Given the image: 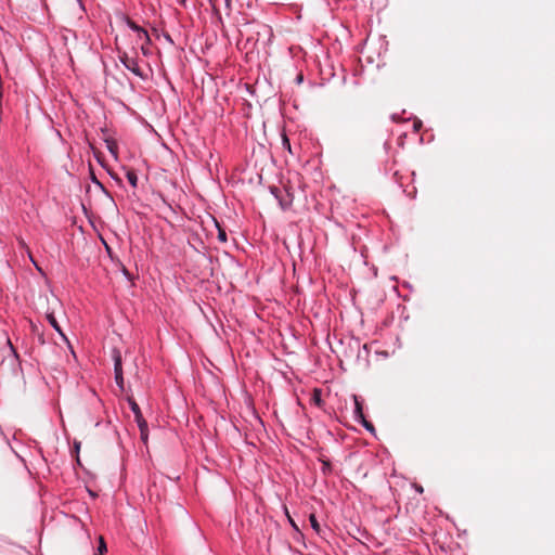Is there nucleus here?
<instances>
[{
  "label": "nucleus",
  "instance_id": "nucleus-2",
  "mask_svg": "<svg viewBox=\"0 0 555 555\" xmlns=\"http://www.w3.org/2000/svg\"><path fill=\"white\" fill-rule=\"evenodd\" d=\"M269 190L283 210H286L292 206L293 195L288 191L282 190L278 186H270Z\"/></svg>",
  "mask_w": 555,
  "mask_h": 555
},
{
  "label": "nucleus",
  "instance_id": "nucleus-18",
  "mask_svg": "<svg viewBox=\"0 0 555 555\" xmlns=\"http://www.w3.org/2000/svg\"><path fill=\"white\" fill-rule=\"evenodd\" d=\"M393 178H395L396 182L399 183L400 186H402L401 182L399 181V173H398V171H396L393 173Z\"/></svg>",
  "mask_w": 555,
  "mask_h": 555
},
{
  "label": "nucleus",
  "instance_id": "nucleus-4",
  "mask_svg": "<svg viewBox=\"0 0 555 555\" xmlns=\"http://www.w3.org/2000/svg\"><path fill=\"white\" fill-rule=\"evenodd\" d=\"M113 360H114L115 382L119 386V388H122V386H124L122 363H121V354H120L119 350H117V349L113 350Z\"/></svg>",
  "mask_w": 555,
  "mask_h": 555
},
{
  "label": "nucleus",
  "instance_id": "nucleus-22",
  "mask_svg": "<svg viewBox=\"0 0 555 555\" xmlns=\"http://www.w3.org/2000/svg\"><path fill=\"white\" fill-rule=\"evenodd\" d=\"M416 490H417L418 492H423V488H422L421 486L416 487Z\"/></svg>",
  "mask_w": 555,
  "mask_h": 555
},
{
  "label": "nucleus",
  "instance_id": "nucleus-7",
  "mask_svg": "<svg viewBox=\"0 0 555 555\" xmlns=\"http://www.w3.org/2000/svg\"><path fill=\"white\" fill-rule=\"evenodd\" d=\"M128 402H129L132 413L134 414L135 422H137L138 426H140L142 424V421H145L141 413L140 406L133 399H129Z\"/></svg>",
  "mask_w": 555,
  "mask_h": 555
},
{
  "label": "nucleus",
  "instance_id": "nucleus-24",
  "mask_svg": "<svg viewBox=\"0 0 555 555\" xmlns=\"http://www.w3.org/2000/svg\"><path fill=\"white\" fill-rule=\"evenodd\" d=\"M289 521H291V524H292V526H293L294 528H297V527H296V525H295V522H294L292 519H289Z\"/></svg>",
  "mask_w": 555,
  "mask_h": 555
},
{
  "label": "nucleus",
  "instance_id": "nucleus-11",
  "mask_svg": "<svg viewBox=\"0 0 555 555\" xmlns=\"http://www.w3.org/2000/svg\"><path fill=\"white\" fill-rule=\"evenodd\" d=\"M312 400L319 406L323 403V401L321 399V390L320 389H314L313 390Z\"/></svg>",
  "mask_w": 555,
  "mask_h": 555
},
{
  "label": "nucleus",
  "instance_id": "nucleus-1",
  "mask_svg": "<svg viewBox=\"0 0 555 555\" xmlns=\"http://www.w3.org/2000/svg\"><path fill=\"white\" fill-rule=\"evenodd\" d=\"M352 399H353V402H354L353 420L357 423L361 424L367 431L374 434L375 433V427H374V425L371 422H369L365 418L364 413H363L362 401L360 400V398L357 395H352Z\"/></svg>",
  "mask_w": 555,
  "mask_h": 555
},
{
  "label": "nucleus",
  "instance_id": "nucleus-6",
  "mask_svg": "<svg viewBox=\"0 0 555 555\" xmlns=\"http://www.w3.org/2000/svg\"><path fill=\"white\" fill-rule=\"evenodd\" d=\"M47 320H48L49 324L55 330V332H57L60 334L62 339L68 345L70 352L75 356V351H74L67 336L63 333L56 318L54 317V313H47Z\"/></svg>",
  "mask_w": 555,
  "mask_h": 555
},
{
  "label": "nucleus",
  "instance_id": "nucleus-16",
  "mask_svg": "<svg viewBox=\"0 0 555 555\" xmlns=\"http://www.w3.org/2000/svg\"><path fill=\"white\" fill-rule=\"evenodd\" d=\"M330 469H331V465H330V463H328V462H323L322 472H323L324 474H326V473H327V470H330Z\"/></svg>",
  "mask_w": 555,
  "mask_h": 555
},
{
  "label": "nucleus",
  "instance_id": "nucleus-9",
  "mask_svg": "<svg viewBox=\"0 0 555 555\" xmlns=\"http://www.w3.org/2000/svg\"><path fill=\"white\" fill-rule=\"evenodd\" d=\"M309 521H310V525H311V528L317 532V533H320L321 532V527H320V524L315 517L314 514H311L309 516Z\"/></svg>",
  "mask_w": 555,
  "mask_h": 555
},
{
  "label": "nucleus",
  "instance_id": "nucleus-14",
  "mask_svg": "<svg viewBox=\"0 0 555 555\" xmlns=\"http://www.w3.org/2000/svg\"><path fill=\"white\" fill-rule=\"evenodd\" d=\"M108 151L114 155L117 156L116 146L114 142H106Z\"/></svg>",
  "mask_w": 555,
  "mask_h": 555
},
{
  "label": "nucleus",
  "instance_id": "nucleus-3",
  "mask_svg": "<svg viewBox=\"0 0 555 555\" xmlns=\"http://www.w3.org/2000/svg\"><path fill=\"white\" fill-rule=\"evenodd\" d=\"M119 61L128 70H130L135 76L140 78L144 77L137 59L129 57L127 53H122L119 55Z\"/></svg>",
  "mask_w": 555,
  "mask_h": 555
},
{
  "label": "nucleus",
  "instance_id": "nucleus-10",
  "mask_svg": "<svg viewBox=\"0 0 555 555\" xmlns=\"http://www.w3.org/2000/svg\"><path fill=\"white\" fill-rule=\"evenodd\" d=\"M138 427L140 429L141 439L143 440V442H146V440H147V423H146V421H142V424Z\"/></svg>",
  "mask_w": 555,
  "mask_h": 555
},
{
  "label": "nucleus",
  "instance_id": "nucleus-23",
  "mask_svg": "<svg viewBox=\"0 0 555 555\" xmlns=\"http://www.w3.org/2000/svg\"><path fill=\"white\" fill-rule=\"evenodd\" d=\"M297 81L301 82L302 81V76H298Z\"/></svg>",
  "mask_w": 555,
  "mask_h": 555
},
{
  "label": "nucleus",
  "instance_id": "nucleus-15",
  "mask_svg": "<svg viewBox=\"0 0 555 555\" xmlns=\"http://www.w3.org/2000/svg\"><path fill=\"white\" fill-rule=\"evenodd\" d=\"M218 238L220 242H227V233L221 229H219Z\"/></svg>",
  "mask_w": 555,
  "mask_h": 555
},
{
  "label": "nucleus",
  "instance_id": "nucleus-8",
  "mask_svg": "<svg viewBox=\"0 0 555 555\" xmlns=\"http://www.w3.org/2000/svg\"><path fill=\"white\" fill-rule=\"evenodd\" d=\"M126 178L132 188L135 189L138 186V175L135 173V171L128 170L126 173Z\"/></svg>",
  "mask_w": 555,
  "mask_h": 555
},
{
  "label": "nucleus",
  "instance_id": "nucleus-21",
  "mask_svg": "<svg viewBox=\"0 0 555 555\" xmlns=\"http://www.w3.org/2000/svg\"><path fill=\"white\" fill-rule=\"evenodd\" d=\"M74 446H75L76 451L78 452V451H79V449H80V442H77V441H76V442L74 443Z\"/></svg>",
  "mask_w": 555,
  "mask_h": 555
},
{
  "label": "nucleus",
  "instance_id": "nucleus-19",
  "mask_svg": "<svg viewBox=\"0 0 555 555\" xmlns=\"http://www.w3.org/2000/svg\"><path fill=\"white\" fill-rule=\"evenodd\" d=\"M177 2L181 5V7H186V0H177Z\"/></svg>",
  "mask_w": 555,
  "mask_h": 555
},
{
  "label": "nucleus",
  "instance_id": "nucleus-20",
  "mask_svg": "<svg viewBox=\"0 0 555 555\" xmlns=\"http://www.w3.org/2000/svg\"><path fill=\"white\" fill-rule=\"evenodd\" d=\"M29 258L33 261V263L35 264L36 269L41 271L40 267L35 262V260L33 259L31 255H29Z\"/></svg>",
  "mask_w": 555,
  "mask_h": 555
},
{
  "label": "nucleus",
  "instance_id": "nucleus-17",
  "mask_svg": "<svg viewBox=\"0 0 555 555\" xmlns=\"http://www.w3.org/2000/svg\"><path fill=\"white\" fill-rule=\"evenodd\" d=\"M8 345H9V347H10L11 351L13 352L14 357H15V358H17V357H18V356H17V352H16V350L14 349V347L12 346V344H11L10 339H8Z\"/></svg>",
  "mask_w": 555,
  "mask_h": 555
},
{
  "label": "nucleus",
  "instance_id": "nucleus-25",
  "mask_svg": "<svg viewBox=\"0 0 555 555\" xmlns=\"http://www.w3.org/2000/svg\"><path fill=\"white\" fill-rule=\"evenodd\" d=\"M124 274L128 276V271L124 269Z\"/></svg>",
  "mask_w": 555,
  "mask_h": 555
},
{
  "label": "nucleus",
  "instance_id": "nucleus-5",
  "mask_svg": "<svg viewBox=\"0 0 555 555\" xmlns=\"http://www.w3.org/2000/svg\"><path fill=\"white\" fill-rule=\"evenodd\" d=\"M126 25L137 34L138 36V39L139 40H144L146 43H150L151 39H150V36L147 34V31L139 26L137 23H134L132 20H130L129 17H126Z\"/></svg>",
  "mask_w": 555,
  "mask_h": 555
},
{
  "label": "nucleus",
  "instance_id": "nucleus-26",
  "mask_svg": "<svg viewBox=\"0 0 555 555\" xmlns=\"http://www.w3.org/2000/svg\"><path fill=\"white\" fill-rule=\"evenodd\" d=\"M78 1L81 3V1H80V0H78Z\"/></svg>",
  "mask_w": 555,
  "mask_h": 555
},
{
  "label": "nucleus",
  "instance_id": "nucleus-12",
  "mask_svg": "<svg viewBox=\"0 0 555 555\" xmlns=\"http://www.w3.org/2000/svg\"><path fill=\"white\" fill-rule=\"evenodd\" d=\"M104 552H106V544H105L103 538H100V543H99V546H98V554L96 555H103Z\"/></svg>",
  "mask_w": 555,
  "mask_h": 555
},
{
  "label": "nucleus",
  "instance_id": "nucleus-13",
  "mask_svg": "<svg viewBox=\"0 0 555 555\" xmlns=\"http://www.w3.org/2000/svg\"><path fill=\"white\" fill-rule=\"evenodd\" d=\"M282 144H283L284 149H286L289 153H292L291 143H289V140L286 137V134H284L282 138Z\"/></svg>",
  "mask_w": 555,
  "mask_h": 555
}]
</instances>
